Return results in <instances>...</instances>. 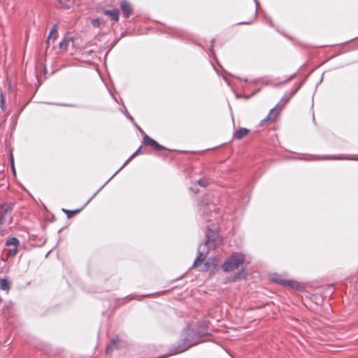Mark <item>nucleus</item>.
<instances>
[{
    "label": "nucleus",
    "instance_id": "1",
    "mask_svg": "<svg viewBox=\"0 0 358 358\" xmlns=\"http://www.w3.org/2000/svg\"><path fill=\"white\" fill-rule=\"evenodd\" d=\"M206 254L199 252L194 261L193 267L200 271H206L214 273L217 270L218 259L215 257L208 258L206 260Z\"/></svg>",
    "mask_w": 358,
    "mask_h": 358
},
{
    "label": "nucleus",
    "instance_id": "2",
    "mask_svg": "<svg viewBox=\"0 0 358 358\" xmlns=\"http://www.w3.org/2000/svg\"><path fill=\"white\" fill-rule=\"evenodd\" d=\"M245 255L242 253H234L227 258L222 265L224 272H231L244 263Z\"/></svg>",
    "mask_w": 358,
    "mask_h": 358
},
{
    "label": "nucleus",
    "instance_id": "3",
    "mask_svg": "<svg viewBox=\"0 0 358 358\" xmlns=\"http://www.w3.org/2000/svg\"><path fill=\"white\" fill-rule=\"evenodd\" d=\"M270 280L272 282H274L278 285L299 289H300V285L297 281L292 280H286L282 275L278 273L271 274L270 276Z\"/></svg>",
    "mask_w": 358,
    "mask_h": 358
},
{
    "label": "nucleus",
    "instance_id": "4",
    "mask_svg": "<svg viewBox=\"0 0 358 358\" xmlns=\"http://www.w3.org/2000/svg\"><path fill=\"white\" fill-rule=\"evenodd\" d=\"M205 245L208 246H217L221 243L220 236L217 231L208 229L206 232Z\"/></svg>",
    "mask_w": 358,
    "mask_h": 358
},
{
    "label": "nucleus",
    "instance_id": "5",
    "mask_svg": "<svg viewBox=\"0 0 358 358\" xmlns=\"http://www.w3.org/2000/svg\"><path fill=\"white\" fill-rule=\"evenodd\" d=\"M14 203L11 202L4 203L0 205V224L6 222V215L13 209Z\"/></svg>",
    "mask_w": 358,
    "mask_h": 358
},
{
    "label": "nucleus",
    "instance_id": "6",
    "mask_svg": "<svg viewBox=\"0 0 358 358\" xmlns=\"http://www.w3.org/2000/svg\"><path fill=\"white\" fill-rule=\"evenodd\" d=\"M143 143L145 145L150 146L157 151H162L166 149L165 147L159 144L156 141L151 138L147 134H144Z\"/></svg>",
    "mask_w": 358,
    "mask_h": 358
},
{
    "label": "nucleus",
    "instance_id": "7",
    "mask_svg": "<svg viewBox=\"0 0 358 358\" xmlns=\"http://www.w3.org/2000/svg\"><path fill=\"white\" fill-rule=\"evenodd\" d=\"M120 8L125 18H128L133 13V8L131 3L127 1H122Z\"/></svg>",
    "mask_w": 358,
    "mask_h": 358
},
{
    "label": "nucleus",
    "instance_id": "8",
    "mask_svg": "<svg viewBox=\"0 0 358 358\" xmlns=\"http://www.w3.org/2000/svg\"><path fill=\"white\" fill-rule=\"evenodd\" d=\"M299 87L300 86L298 85L295 87L294 89H292L290 92L286 93L281 99L278 105H280L281 107H283L287 103H288L289 101L292 99V97L296 93Z\"/></svg>",
    "mask_w": 358,
    "mask_h": 358
},
{
    "label": "nucleus",
    "instance_id": "9",
    "mask_svg": "<svg viewBox=\"0 0 358 358\" xmlns=\"http://www.w3.org/2000/svg\"><path fill=\"white\" fill-rule=\"evenodd\" d=\"M277 106L271 109L267 116L261 121V125H264L268 121H273L278 115V112L277 110Z\"/></svg>",
    "mask_w": 358,
    "mask_h": 358
},
{
    "label": "nucleus",
    "instance_id": "10",
    "mask_svg": "<svg viewBox=\"0 0 358 358\" xmlns=\"http://www.w3.org/2000/svg\"><path fill=\"white\" fill-rule=\"evenodd\" d=\"M246 276H247V272H246L245 269L243 268H241V269H239L237 273H236L235 274L231 275V280L233 282H236V281H238V280H241L245 279L246 278Z\"/></svg>",
    "mask_w": 358,
    "mask_h": 358
},
{
    "label": "nucleus",
    "instance_id": "11",
    "mask_svg": "<svg viewBox=\"0 0 358 358\" xmlns=\"http://www.w3.org/2000/svg\"><path fill=\"white\" fill-rule=\"evenodd\" d=\"M57 35H58V27L57 24H55L52 27V29L48 34V36L45 41L47 47H48L50 45V41L51 38H53L54 40H55L57 38Z\"/></svg>",
    "mask_w": 358,
    "mask_h": 358
},
{
    "label": "nucleus",
    "instance_id": "12",
    "mask_svg": "<svg viewBox=\"0 0 358 358\" xmlns=\"http://www.w3.org/2000/svg\"><path fill=\"white\" fill-rule=\"evenodd\" d=\"M249 133H250L249 129H248L246 128L241 127L234 133L233 137H234V138L241 140L243 138H244L245 136H246Z\"/></svg>",
    "mask_w": 358,
    "mask_h": 358
},
{
    "label": "nucleus",
    "instance_id": "13",
    "mask_svg": "<svg viewBox=\"0 0 358 358\" xmlns=\"http://www.w3.org/2000/svg\"><path fill=\"white\" fill-rule=\"evenodd\" d=\"M73 38L68 35H66L62 41L59 43V48L66 51L68 45L71 43L73 44Z\"/></svg>",
    "mask_w": 358,
    "mask_h": 358
},
{
    "label": "nucleus",
    "instance_id": "14",
    "mask_svg": "<svg viewBox=\"0 0 358 358\" xmlns=\"http://www.w3.org/2000/svg\"><path fill=\"white\" fill-rule=\"evenodd\" d=\"M103 13L108 16H109L111 20L117 22L119 20V15L120 12L117 9L114 10H105Z\"/></svg>",
    "mask_w": 358,
    "mask_h": 358
},
{
    "label": "nucleus",
    "instance_id": "15",
    "mask_svg": "<svg viewBox=\"0 0 358 358\" xmlns=\"http://www.w3.org/2000/svg\"><path fill=\"white\" fill-rule=\"evenodd\" d=\"M11 287V282L6 278L0 279V289L8 291Z\"/></svg>",
    "mask_w": 358,
    "mask_h": 358
},
{
    "label": "nucleus",
    "instance_id": "16",
    "mask_svg": "<svg viewBox=\"0 0 358 358\" xmlns=\"http://www.w3.org/2000/svg\"><path fill=\"white\" fill-rule=\"evenodd\" d=\"M117 341V339H112L110 341V342L106 345V353L108 354V353L111 352L115 349V348L116 347Z\"/></svg>",
    "mask_w": 358,
    "mask_h": 358
},
{
    "label": "nucleus",
    "instance_id": "17",
    "mask_svg": "<svg viewBox=\"0 0 358 358\" xmlns=\"http://www.w3.org/2000/svg\"><path fill=\"white\" fill-rule=\"evenodd\" d=\"M82 208L74 210H70L66 209H62V210L66 214L68 218H71L81 211Z\"/></svg>",
    "mask_w": 358,
    "mask_h": 358
},
{
    "label": "nucleus",
    "instance_id": "18",
    "mask_svg": "<svg viewBox=\"0 0 358 358\" xmlns=\"http://www.w3.org/2000/svg\"><path fill=\"white\" fill-rule=\"evenodd\" d=\"M18 245H19V241L15 237L9 238L8 239L6 240V246H10V245L17 246Z\"/></svg>",
    "mask_w": 358,
    "mask_h": 358
},
{
    "label": "nucleus",
    "instance_id": "19",
    "mask_svg": "<svg viewBox=\"0 0 358 358\" xmlns=\"http://www.w3.org/2000/svg\"><path fill=\"white\" fill-rule=\"evenodd\" d=\"M0 107L3 111L6 109V98L2 92L0 94Z\"/></svg>",
    "mask_w": 358,
    "mask_h": 358
},
{
    "label": "nucleus",
    "instance_id": "20",
    "mask_svg": "<svg viewBox=\"0 0 358 358\" xmlns=\"http://www.w3.org/2000/svg\"><path fill=\"white\" fill-rule=\"evenodd\" d=\"M141 148L142 147L140 146L137 150L126 161V162L124 164V166H126L131 160H132L136 156L138 155L141 153Z\"/></svg>",
    "mask_w": 358,
    "mask_h": 358
},
{
    "label": "nucleus",
    "instance_id": "21",
    "mask_svg": "<svg viewBox=\"0 0 358 358\" xmlns=\"http://www.w3.org/2000/svg\"><path fill=\"white\" fill-rule=\"evenodd\" d=\"M17 251H18V248H13L12 249L8 250V257H14L16 255V253L17 252Z\"/></svg>",
    "mask_w": 358,
    "mask_h": 358
},
{
    "label": "nucleus",
    "instance_id": "22",
    "mask_svg": "<svg viewBox=\"0 0 358 358\" xmlns=\"http://www.w3.org/2000/svg\"><path fill=\"white\" fill-rule=\"evenodd\" d=\"M101 23H102V20H101L100 18H96V19H94L92 20V24L94 27H99Z\"/></svg>",
    "mask_w": 358,
    "mask_h": 358
},
{
    "label": "nucleus",
    "instance_id": "23",
    "mask_svg": "<svg viewBox=\"0 0 358 358\" xmlns=\"http://www.w3.org/2000/svg\"><path fill=\"white\" fill-rule=\"evenodd\" d=\"M197 183L201 187H206L208 185V182L206 179H199L197 181Z\"/></svg>",
    "mask_w": 358,
    "mask_h": 358
},
{
    "label": "nucleus",
    "instance_id": "24",
    "mask_svg": "<svg viewBox=\"0 0 358 358\" xmlns=\"http://www.w3.org/2000/svg\"><path fill=\"white\" fill-rule=\"evenodd\" d=\"M59 2L63 5L64 8H70V6L69 5V3H66V2H64V0H59Z\"/></svg>",
    "mask_w": 358,
    "mask_h": 358
},
{
    "label": "nucleus",
    "instance_id": "25",
    "mask_svg": "<svg viewBox=\"0 0 358 358\" xmlns=\"http://www.w3.org/2000/svg\"><path fill=\"white\" fill-rule=\"evenodd\" d=\"M10 163H11V166H12V168H13V171L15 173V168H14L13 157L12 155H10Z\"/></svg>",
    "mask_w": 358,
    "mask_h": 358
},
{
    "label": "nucleus",
    "instance_id": "26",
    "mask_svg": "<svg viewBox=\"0 0 358 358\" xmlns=\"http://www.w3.org/2000/svg\"><path fill=\"white\" fill-rule=\"evenodd\" d=\"M319 159H338V157H322L318 158Z\"/></svg>",
    "mask_w": 358,
    "mask_h": 358
},
{
    "label": "nucleus",
    "instance_id": "27",
    "mask_svg": "<svg viewBox=\"0 0 358 358\" xmlns=\"http://www.w3.org/2000/svg\"><path fill=\"white\" fill-rule=\"evenodd\" d=\"M138 129H139L141 133H142L143 134H145L141 128L138 127Z\"/></svg>",
    "mask_w": 358,
    "mask_h": 358
},
{
    "label": "nucleus",
    "instance_id": "28",
    "mask_svg": "<svg viewBox=\"0 0 358 358\" xmlns=\"http://www.w3.org/2000/svg\"><path fill=\"white\" fill-rule=\"evenodd\" d=\"M143 297H144V296H138L137 299H138V300H140V299H142V298H143Z\"/></svg>",
    "mask_w": 358,
    "mask_h": 358
},
{
    "label": "nucleus",
    "instance_id": "29",
    "mask_svg": "<svg viewBox=\"0 0 358 358\" xmlns=\"http://www.w3.org/2000/svg\"><path fill=\"white\" fill-rule=\"evenodd\" d=\"M240 24H249V22H241Z\"/></svg>",
    "mask_w": 358,
    "mask_h": 358
},
{
    "label": "nucleus",
    "instance_id": "30",
    "mask_svg": "<svg viewBox=\"0 0 358 358\" xmlns=\"http://www.w3.org/2000/svg\"><path fill=\"white\" fill-rule=\"evenodd\" d=\"M59 106H63L62 104H59ZM64 106H67L68 105L64 104Z\"/></svg>",
    "mask_w": 358,
    "mask_h": 358
},
{
    "label": "nucleus",
    "instance_id": "31",
    "mask_svg": "<svg viewBox=\"0 0 358 358\" xmlns=\"http://www.w3.org/2000/svg\"><path fill=\"white\" fill-rule=\"evenodd\" d=\"M124 166L123 165V166H122V168H120V170H122V169Z\"/></svg>",
    "mask_w": 358,
    "mask_h": 358
}]
</instances>
